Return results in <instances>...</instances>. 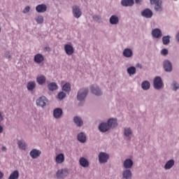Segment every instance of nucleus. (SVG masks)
<instances>
[{
    "label": "nucleus",
    "instance_id": "38",
    "mask_svg": "<svg viewBox=\"0 0 179 179\" xmlns=\"http://www.w3.org/2000/svg\"><path fill=\"white\" fill-rule=\"evenodd\" d=\"M65 97H66V94L64 92H60L57 95V99H59V100H62L65 99Z\"/></svg>",
    "mask_w": 179,
    "mask_h": 179
},
{
    "label": "nucleus",
    "instance_id": "36",
    "mask_svg": "<svg viewBox=\"0 0 179 179\" xmlns=\"http://www.w3.org/2000/svg\"><path fill=\"white\" fill-rule=\"evenodd\" d=\"M124 134L125 136H131L132 135V130L129 128H125L124 130Z\"/></svg>",
    "mask_w": 179,
    "mask_h": 179
},
{
    "label": "nucleus",
    "instance_id": "8",
    "mask_svg": "<svg viewBox=\"0 0 179 179\" xmlns=\"http://www.w3.org/2000/svg\"><path fill=\"white\" fill-rule=\"evenodd\" d=\"M109 157L107 153L100 152L99 155V163H107V160H108Z\"/></svg>",
    "mask_w": 179,
    "mask_h": 179
},
{
    "label": "nucleus",
    "instance_id": "6",
    "mask_svg": "<svg viewBox=\"0 0 179 179\" xmlns=\"http://www.w3.org/2000/svg\"><path fill=\"white\" fill-rule=\"evenodd\" d=\"M72 10H73V15L74 17L79 19V17H80V16H82V10L79 8V6H73L72 7Z\"/></svg>",
    "mask_w": 179,
    "mask_h": 179
},
{
    "label": "nucleus",
    "instance_id": "24",
    "mask_svg": "<svg viewBox=\"0 0 179 179\" xmlns=\"http://www.w3.org/2000/svg\"><path fill=\"white\" fill-rule=\"evenodd\" d=\"M8 179H19V171L15 170V171H13L10 174Z\"/></svg>",
    "mask_w": 179,
    "mask_h": 179
},
{
    "label": "nucleus",
    "instance_id": "52",
    "mask_svg": "<svg viewBox=\"0 0 179 179\" xmlns=\"http://www.w3.org/2000/svg\"><path fill=\"white\" fill-rule=\"evenodd\" d=\"M130 68H135V66H130Z\"/></svg>",
    "mask_w": 179,
    "mask_h": 179
},
{
    "label": "nucleus",
    "instance_id": "49",
    "mask_svg": "<svg viewBox=\"0 0 179 179\" xmlns=\"http://www.w3.org/2000/svg\"><path fill=\"white\" fill-rule=\"evenodd\" d=\"M176 40H178V41L179 43V32L178 33V34L176 36Z\"/></svg>",
    "mask_w": 179,
    "mask_h": 179
},
{
    "label": "nucleus",
    "instance_id": "11",
    "mask_svg": "<svg viewBox=\"0 0 179 179\" xmlns=\"http://www.w3.org/2000/svg\"><path fill=\"white\" fill-rule=\"evenodd\" d=\"M29 155L31 159H38V157H40V155H41V151L40 150L33 149L29 152Z\"/></svg>",
    "mask_w": 179,
    "mask_h": 179
},
{
    "label": "nucleus",
    "instance_id": "28",
    "mask_svg": "<svg viewBox=\"0 0 179 179\" xmlns=\"http://www.w3.org/2000/svg\"><path fill=\"white\" fill-rule=\"evenodd\" d=\"M73 121L77 127H82L83 125V121H82V119L79 117H75Z\"/></svg>",
    "mask_w": 179,
    "mask_h": 179
},
{
    "label": "nucleus",
    "instance_id": "35",
    "mask_svg": "<svg viewBox=\"0 0 179 179\" xmlns=\"http://www.w3.org/2000/svg\"><path fill=\"white\" fill-rule=\"evenodd\" d=\"M162 43L164 45L170 43V36H166L162 38Z\"/></svg>",
    "mask_w": 179,
    "mask_h": 179
},
{
    "label": "nucleus",
    "instance_id": "2",
    "mask_svg": "<svg viewBox=\"0 0 179 179\" xmlns=\"http://www.w3.org/2000/svg\"><path fill=\"white\" fill-rule=\"evenodd\" d=\"M88 93H89V89L87 88L80 89L78 92L77 99L79 101H83V100L86 99V96H87Z\"/></svg>",
    "mask_w": 179,
    "mask_h": 179
},
{
    "label": "nucleus",
    "instance_id": "39",
    "mask_svg": "<svg viewBox=\"0 0 179 179\" xmlns=\"http://www.w3.org/2000/svg\"><path fill=\"white\" fill-rule=\"evenodd\" d=\"M127 72L131 76V75H134V73H136V68H128Z\"/></svg>",
    "mask_w": 179,
    "mask_h": 179
},
{
    "label": "nucleus",
    "instance_id": "51",
    "mask_svg": "<svg viewBox=\"0 0 179 179\" xmlns=\"http://www.w3.org/2000/svg\"><path fill=\"white\" fill-rule=\"evenodd\" d=\"M45 50H46V51H50V47H46V48H45Z\"/></svg>",
    "mask_w": 179,
    "mask_h": 179
},
{
    "label": "nucleus",
    "instance_id": "19",
    "mask_svg": "<svg viewBox=\"0 0 179 179\" xmlns=\"http://www.w3.org/2000/svg\"><path fill=\"white\" fill-rule=\"evenodd\" d=\"M123 55L126 58H131V57H132V55H134V53L132 52V50H131L129 48H126L123 51Z\"/></svg>",
    "mask_w": 179,
    "mask_h": 179
},
{
    "label": "nucleus",
    "instance_id": "22",
    "mask_svg": "<svg viewBox=\"0 0 179 179\" xmlns=\"http://www.w3.org/2000/svg\"><path fill=\"white\" fill-rule=\"evenodd\" d=\"M79 163L82 167H87L89 166V161L85 157L80 158Z\"/></svg>",
    "mask_w": 179,
    "mask_h": 179
},
{
    "label": "nucleus",
    "instance_id": "31",
    "mask_svg": "<svg viewBox=\"0 0 179 179\" xmlns=\"http://www.w3.org/2000/svg\"><path fill=\"white\" fill-rule=\"evenodd\" d=\"M36 82L38 85H43V83H45V77L44 76H38L36 78Z\"/></svg>",
    "mask_w": 179,
    "mask_h": 179
},
{
    "label": "nucleus",
    "instance_id": "46",
    "mask_svg": "<svg viewBox=\"0 0 179 179\" xmlns=\"http://www.w3.org/2000/svg\"><path fill=\"white\" fill-rule=\"evenodd\" d=\"M3 132V127L0 125V134H2Z\"/></svg>",
    "mask_w": 179,
    "mask_h": 179
},
{
    "label": "nucleus",
    "instance_id": "3",
    "mask_svg": "<svg viewBox=\"0 0 179 179\" xmlns=\"http://www.w3.org/2000/svg\"><path fill=\"white\" fill-rule=\"evenodd\" d=\"M69 176V171L68 169H59L56 173V177L58 179H64L65 177Z\"/></svg>",
    "mask_w": 179,
    "mask_h": 179
},
{
    "label": "nucleus",
    "instance_id": "7",
    "mask_svg": "<svg viewBox=\"0 0 179 179\" xmlns=\"http://www.w3.org/2000/svg\"><path fill=\"white\" fill-rule=\"evenodd\" d=\"M47 103H48V100L45 96H41L36 100V105L40 107H45V106H47Z\"/></svg>",
    "mask_w": 179,
    "mask_h": 179
},
{
    "label": "nucleus",
    "instance_id": "26",
    "mask_svg": "<svg viewBox=\"0 0 179 179\" xmlns=\"http://www.w3.org/2000/svg\"><path fill=\"white\" fill-rule=\"evenodd\" d=\"M48 87L49 90L54 92V90H57L58 89V85L55 83H50L48 84Z\"/></svg>",
    "mask_w": 179,
    "mask_h": 179
},
{
    "label": "nucleus",
    "instance_id": "33",
    "mask_svg": "<svg viewBox=\"0 0 179 179\" xmlns=\"http://www.w3.org/2000/svg\"><path fill=\"white\" fill-rule=\"evenodd\" d=\"M35 20L38 24H43L44 23V17L43 15H38L35 17Z\"/></svg>",
    "mask_w": 179,
    "mask_h": 179
},
{
    "label": "nucleus",
    "instance_id": "14",
    "mask_svg": "<svg viewBox=\"0 0 179 179\" xmlns=\"http://www.w3.org/2000/svg\"><path fill=\"white\" fill-rule=\"evenodd\" d=\"M91 92L92 93H93V94H95L96 96H101L103 94L101 90H100L99 87L96 85H92L91 87Z\"/></svg>",
    "mask_w": 179,
    "mask_h": 179
},
{
    "label": "nucleus",
    "instance_id": "15",
    "mask_svg": "<svg viewBox=\"0 0 179 179\" xmlns=\"http://www.w3.org/2000/svg\"><path fill=\"white\" fill-rule=\"evenodd\" d=\"M34 61L36 62V64H41L44 62V56L40 53L36 54L34 56Z\"/></svg>",
    "mask_w": 179,
    "mask_h": 179
},
{
    "label": "nucleus",
    "instance_id": "53",
    "mask_svg": "<svg viewBox=\"0 0 179 179\" xmlns=\"http://www.w3.org/2000/svg\"><path fill=\"white\" fill-rule=\"evenodd\" d=\"M8 58H10V56H8Z\"/></svg>",
    "mask_w": 179,
    "mask_h": 179
},
{
    "label": "nucleus",
    "instance_id": "20",
    "mask_svg": "<svg viewBox=\"0 0 179 179\" xmlns=\"http://www.w3.org/2000/svg\"><path fill=\"white\" fill-rule=\"evenodd\" d=\"M109 22L110 24H118V22H120V19L117 15H112L110 17Z\"/></svg>",
    "mask_w": 179,
    "mask_h": 179
},
{
    "label": "nucleus",
    "instance_id": "4",
    "mask_svg": "<svg viewBox=\"0 0 179 179\" xmlns=\"http://www.w3.org/2000/svg\"><path fill=\"white\" fill-rule=\"evenodd\" d=\"M164 86L163 80L159 76H157L154 79V87L157 90H160Z\"/></svg>",
    "mask_w": 179,
    "mask_h": 179
},
{
    "label": "nucleus",
    "instance_id": "18",
    "mask_svg": "<svg viewBox=\"0 0 179 179\" xmlns=\"http://www.w3.org/2000/svg\"><path fill=\"white\" fill-rule=\"evenodd\" d=\"M27 89L29 92H33L36 89V82L30 81L27 85Z\"/></svg>",
    "mask_w": 179,
    "mask_h": 179
},
{
    "label": "nucleus",
    "instance_id": "45",
    "mask_svg": "<svg viewBox=\"0 0 179 179\" xmlns=\"http://www.w3.org/2000/svg\"><path fill=\"white\" fill-rule=\"evenodd\" d=\"M136 68H142V64L138 63L136 66Z\"/></svg>",
    "mask_w": 179,
    "mask_h": 179
},
{
    "label": "nucleus",
    "instance_id": "29",
    "mask_svg": "<svg viewBox=\"0 0 179 179\" xmlns=\"http://www.w3.org/2000/svg\"><path fill=\"white\" fill-rule=\"evenodd\" d=\"M18 147L22 149V150H26V148H27V145H26V142L24 141H19L17 142Z\"/></svg>",
    "mask_w": 179,
    "mask_h": 179
},
{
    "label": "nucleus",
    "instance_id": "42",
    "mask_svg": "<svg viewBox=\"0 0 179 179\" xmlns=\"http://www.w3.org/2000/svg\"><path fill=\"white\" fill-rule=\"evenodd\" d=\"M161 54L162 55H167V54H169V50H167V49H163L161 51Z\"/></svg>",
    "mask_w": 179,
    "mask_h": 179
},
{
    "label": "nucleus",
    "instance_id": "40",
    "mask_svg": "<svg viewBox=\"0 0 179 179\" xmlns=\"http://www.w3.org/2000/svg\"><path fill=\"white\" fill-rule=\"evenodd\" d=\"M172 86L173 87V90H175V92L179 89V85L176 81L173 82Z\"/></svg>",
    "mask_w": 179,
    "mask_h": 179
},
{
    "label": "nucleus",
    "instance_id": "34",
    "mask_svg": "<svg viewBox=\"0 0 179 179\" xmlns=\"http://www.w3.org/2000/svg\"><path fill=\"white\" fill-rule=\"evenodd\" d=\"M62 90L69 93L71 92V84L69 83L64 84L62 87Z\"/></svg>",
    "mask_w": 179,
    "mask_h": 179
},
{
    "label": "nucleus",
    "instance_id": "43",
    "mask_svg": "<svg viewBox=\"0 0 179 179\" xmlns=\"http://www.w3.org/2000/svg\"><path fill=\"white\" fill-rule=\"evenodd\" d=\"M164 71L165 72H171V71H173V68H165Z\"/></svg>",
    "mask_w": 179,
    "mask_h": 179
},
{
    "label": "nucleus",
    "instance_id": "27",
    "mask_svg": "<svg viewBox=\"0 0 179 179\" xmlns=\"http://www.w3.org/2000/svg\"><path fill=\"white\" fill-rule=\"evenodd\" d=\"M77 138L79 142H81L82 143H85V142H86V135L83 133H80Z\"/></svg>",
    "mask_w": 179,
    "mask_h": 179
},
{
    "label": "nucleus",
    "instance_id": "50",
    "mask_svg": "<svg viewBox=\"0 0 179 179\" xmlns=\"http://www.w3.org/2000/svg\"><path fill=\"white\" fill-rule=\"evenodd\" d=\"M141 0H135L136 3H141Z\"/></svg>",
    "mask_w": 179,
    "mask_h": 179
},
{
    "label": "nucleus",
    "instance_id": "10",
    "mask_svg": "<svg viewBox=\"0 0 179 179\" xmlns=\"http://www.w3.org/2000/svg\"><path fill=\"white\" fill-rule=\"evenodd\" d=\"M64 51L67 55H72L75 50H73V46L70 44H66L64 45Z\"/></svg>",
    "mask_w": 179,
    "mask_h": 179
},
{
    "label": "nucleus",
    "instance_id": "16",
    "mask_svg": "<svg viewBox=\"0 0 179 179\" xmlns=\"http://www.w3.org/2000/svg\"><path fill=\"white\" fill-rule=\"evenodd\" d=\"M141 15L144 17L150 18L153 16V13L152 12V10H150V9L146 8L142 11Z\"/></svg>",
    "mask_w": 179,
    "mask_h": 179
},
{
    "label": "nucleus",
    "instance_id": "41",
    "mask_svg": "<svg viewBox=\"0 0 179 179\" xmlns=\"http://www.w3.org/2000/svg\"><path fill=\"white\" fill-rule=\"evenodd\" d=\"M30 12V6H27L23 10V13H29Z\"/></svg>",
    "mask_w": 179,
    "mask_h": 179
},
{
    "label": "nucleus",
    "instance_id": "17",
    "mask_svg": "<svg viewBox=\"0 0 179 179\" xmlns=\"http://www.w3.org/2000/svg\"><path fill=\"white\" fill-rule=\"evenodd\" d=\"M62 109L59 108H55L53 110V117L57 119L61 118V117H62Z\"/></svg>",
    "mask_w": 179,
    "mask_h": 179
},
{
    "label": "nucleus",
    "instance_id": "30",
    "mask_svg": "<svg viewBox=\"0 0 179 179\" xmlns=\"http://www.w3.org/2000/svg\"><path fill=\"white\" fill-rule=\"evenodd\" d=\"M174 166V161L173 159H171L166 162V164L164 166L165 170H170L171 167Z\"/></svg>",
    "mask_w": 179,
    "mask_h": 179
},
{
    "label": "nucleus",
    "instance_id": "32",
    "mask_svg": "<svg viewBox=\"0 0 179 179\" xmlns=\"http://www.w3.org/2000/svg\"><path fill=\"white\" fill-rule=\"evenodd\" d=\"M132 177V173H131V171L126 170L123 172V178L126 179H131Z\"/></svg>",
    "mask_w": 179,
    "mask_h": 179
},
{
    "label": "nucleus",
    "instance_id": "21",
    "mask_svg": "<svg viewBox=\"0 0 179 179\" xmlns=\"http://www.w3.org/2000/svg\"><path fill=\"white\" fill-rule=\"evenodd\" d=\"M134 3V0H122L121 1L122 6H132Z\"/></svg>",
    "mask_w": 179,
    "mask_h": 179
},
{
    "label": "nucleus",
    "instance_id": "23",
    "mask_svg": "<svg viewBox=\"0 0 179 179\" xmlns=\"http://www.w3.org/2000/svg\"><path fill=\"white\" fill-rule=\"evenodd\" d=\"M134 164V162H132V160L131 159H127L124 162V167L125 169H131Z\"/></svg>",
    "mask_w": 179,
    "mask_h": 179
},
{
    "label": "nucleus",
    "instance_id": "13",
    "mask_svg": "<svg viewBox=\"0 0 179 179\" xmlns=\"http://www.w3.org/2000/svg\"><path fill=\"white\" fill-rule=\"evenodd\" d=\"M152 36L155 38H160L163 36V34L159 29L156 28L152 31Z\"/></svg>",
    "mask_w": 179,
    "mask_h": 179
},
{
    "label": "nucleus",
    "instance_id": "47",
    "mask_svg": "<svg viewBox=\"0 0 179 179\" xmlns=\"http://www.w3.org/2000/svg\"><path fill=\"white\" fill-rule=\"evenodd\" d=\"M3 178V173L0 171V179Z\"/></svg>",
    "mask_w": 179,
    "mask_h": 179
},
{
    "label": "nucleus",
    "instance_id": "1",
    "mask_svg": "<svg viewBox=\"0 0 179 179\" xmlns=\"http://www.w3.org/2000/svg\"><path fill=\"white\" fill-rule=\"evenodd\" d=\"M117 125L116 119L110 118L108 120V123H101L99 127V129L101 132H107L110 128H115Z\"/></svg>",
    "mask_w": 179,
    "mask_h": 179
},
{
    "label": "nucleus",
    "instance_id": "12",
    "mask_svg": "<svg viewBox=\"0 0 179 179\" xmlns=\"http://www.w3.org/2000/svg\"><path fill=\"white\" fill-rule=\"evenodd\" d=\"M36 10L38 13H44L47 12V5L42 3L36 6Z\"/></svg>",
    "mask_w": 179,
    "mask_h": 179
},
{
    "label": "nucleus",
    "instance_id": "25",
    "mask_svg": "<svg viewBox=\"0 0 179 179\" xmlns=\"http://www.w3.org/2000/svg\"><path fill=\"white\" fill-rule=\"evenodd\" d=\"M141 87L143 90H149L150 89V83L148 80L143 81L141 84Z\"/></svg>",
    "mask_w": 179,
    "mask_h": 179
},
{
    "label": "nucleus",
    "instance_id": "37",
    "mask_svg": "<svg viewBox=\"0 0 179 179\" xmlns=\"http://www.w3.org/2000/svg\"><path fill=\"white\" fill-rule=\"evenodd\" d=\"M164 68H173V65L171 64V62L169 60H165L164 62Z\"/></svg>",
    "mask_w": 179,
    "mask_h": 179
},
{
    "label": "nucleus",
    "instance_id": "48",
    "mask_svg": "<svg viewBox=\"0 0 179 179\" xmlns=\"http://www.w3.org/2000/svg\"><path fill=\"white\" fill-rule=\"evenodd\" d=\"M1 150L3 152H6V147H5V146L2 147Z\"/></svg>",
    "mask_w": 179,
    "mask_h": 179
},
{
    "label": "nucleus",
    "instance_id": "5",
    "mask_svg": "<svg viewBox=\"0 0 179 179\" xmlns=\"http://www.w3.org/2000/svg\"><path fill=\"white\" fill-rule=\"evenodd\" d=\"M151 5H155V9L157 12H162V1L160 0H150Z\"/></svg>",
    "mask_w": 179,
    "mask_h": 179
},
{
    "label": "nucleus",
    "instance_id": "44",
    "mask_svg": "<svg viewBox=\"0 0 179 179\" xmlns=\"http://www.w3.org/2000/svg\"><path fill=\"white\" fill-rule=\"evenodd\" d=\"M3 121V115H2V112H0V122Z\"/></svg>",
    "mask_w": 179,
    "mask_h": 179
},
{
    "label": "nucleus",
    "instance_id": "9",
    "mask_svg": "<svg viewBox=\"0 0 179 179\" xmlns=\"http://www.w3.org/2000/svg\"><path fill=\"white\" fill-rule=\"evenodd\" d=\"M55 162L57 164H62L65 162V155L62 153L58 154L55 158Z\"/></svg>",
    "mask_w": 179,
    "mask_h": 179
}]
</instances>
